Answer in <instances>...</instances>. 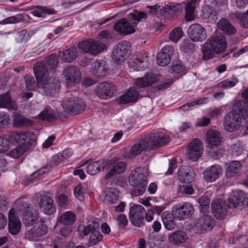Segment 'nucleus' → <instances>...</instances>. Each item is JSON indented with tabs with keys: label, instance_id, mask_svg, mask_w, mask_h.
<instances>
[{
	"label": "nucleus",
	"instance_id": "f257e3e1",
	"mask_svg": "<svg viewBox=\"0 0 248 248\" xmlns=\"http://www.w3.org/2000/svg\"><path fill=\"white\" fill-rule=\"evenodd\" d=\"M248 118V104L238 100L234 104L232 110L225 116L224 128L229 132L236 131L240 127L242 118L246 121Z\"/></svg>",
	"mask_w": 248,
	"mask_h": 248
},
{
	"label": "nucleus",
	"instance_id": "f03ea898",
	"mask_svg": "<svg viewBox=\"0 0 248 248\" xmlns=\"http://www.w3.org/2000/svg\"><path fill=\"white\" fill-rule=\"evenodd\" d=\"M37 82H41L44 93L48 96H54L61 88V82L57 78H47V69L44 63H38L33 67Z\"/></svg>",
	"mask_w": 248,
	"mask_h": 248
},
{
	"label": "nucleus",
	"instance_id": "7ed1b4c3",
	"mask_svg": "<svg viewBox=\"0 0 248 248\" xmlns=\"http://www.w3.org/2000/svg\"><path fill=\"white\" fill-rule=\"evenodd\" d=\"M147 15L143 12L135 11L128 15V18H122L113 25V29L120 35H127L136 31L135 27L142 19H146Z\"/></svg>",
	"mask_w": 248,
	"mask_h": 248
},
{
	"label": "nucleus",
	"instance_id": "20e7f679",
	"mask_svg": "<svg viewBox=\"0 0 248 248\" xmlns=\"http://www.w3.org/2000/svg\"><path fill=\"white\" fill-rule=\"evenodd\" d=\"M205 140L208 155L216 159L221 157L224 151L221 146L220 133L216 130H208L206 132Z\"/></svg>",
	"mask_w": 248,
	"mask_h": 248
},
{
	"label": "nucleus",
	"instance_id": "39448f33",
	"mask_svg": "<svg viewBox=\"0 0 248 248\" xmlns=\"http://www.w3.org/2000/svg\"><path fill=\"white\" fill-rule=\"evenodd\" d=\"M146 177L147 175L141 167H138L131 171L129 181L133 187L131 191L132 195L139 196L145 192L147 184Z\"/></svg>",
	"mask_w": 248,
	"mask_h": 248
},
{
	"label": "nucleus",
	"instance_id": "423d86ee",
	"mask_svg": "<svg viewBox=\"0 0 248 248\" xmlns=\"http://www.w3.org/2000/svg\"><path fill=\"white\" fill-rule=\"evenodd\" d=\"M150 144V150H154L166 145L170 141L169 136L159 130H154L144 136Z\"/></svg>",
	"mask_w": 248,
	"mask_h": 248
},
{
	"label": "nucleus",
	"instance_id": "0eeeda50",
	"mask_svg": "<svg viewBox=\"0 0 248 248\" xmlns=\"http://www.w3.org/2000/svg\"><path fill=\"white\" fill-rule=\"evenodd\" d=\"M102 167L105 169V170L108 171L105 178L109 179L114 175L123 172L126 168V163L124 161H119L117 158H113L105 161V164Z\"/></svg>",
	"mask_w": 248,
	"mask_h": 248
},
{
	"label": "nucleus",
	"instance_id": "6e6552de",
	"mask_svg": "<svg viewBox=\"0 0 248 248\" xmlns=\"http://www.w3.org/2000/svg\"><path fill=\"white\" fill-rule=\"evenodd\" d=\"M62 105L66 112L74 115L82 113L86 107L82 99L74 97L63 101Z\"/></svg>",
	"mask_w": 248,
	"mask_h": 248
},
{
	"label": "nucleus",
	"instance_id": "1a4fd4ad",
	"mask_svg": "<svg viewBox=\"0 0 248 248\" xmlns=\"http://www.w3.org/2000/svg\"><path fill=\"white\" fill-rule=\"evenodd\" d=\"M78 47L83 52L90 53L93 55L98 54L107 48L104 43L92 39L80 42L78 44Z\"/></svg>",
	"mask_w": 248,
	"mask_h": 248
},
{
	"label": "nucleus",
	"instance_id": "9d476101",
	"mask_svg": "<svg viewBox=\"0 0 248 248\" xmlns=\"http://www.w3.org/2000/svg\"><path fill=\"white\" fill-rule=\"evenodd\" d=\"M131 46L126 41H123L117 44L114 47L112 52V58L114 62L118 64H121L130 55Z\"/></svg>",
	"mask_w": 248,
	"mask_h": 248
},
{
	"label": "nucleus",
	"instance_id": "9b49d317",
	"mask_svg": "<svg viewBox=\"0 0 248 248\" xmlns=\"http://www.w3.org/2000/svg\"><path fill=\"white\" fill-rule=\"evenodd\" d=\"M215 225V221L210 216L204 214L196 220L193 229L197 233H203L210 231Z\"/></svg>",
	"mask_w": 248,
	"mask_h": 248
},
{
	"label": "nucleus",
	"instance_id": "f8f14e48",
	"mask_svg": "<svg viewBox=\"0 0 248 248\" xmlns=\"http://www.w3.org/2000/svg\"><path fill=\"white\" fill-rule=\"evenodd\" d=\"M144 213L145 209L142 205L137 204L132 206L129 212V217L131 223L137 227L143 226Z\"/></svg>",
	"mask_w": 248,
	"mask_h": 248
},
{
	"label": "nucleus",
	"instance_id": "ddd939ff",
	"mask_svg": "<svg viewBox=\"0 0 248 248\" xmlns=\"http://www.w3.org/2000/svg\"><path fill=\"white\" fill-rule=\"evenodd\" d=\"M116 87L112 83L103 82L99 83L95 88L96 95L102 99L113 97L116 92Z\"/></svg>",
	"mask_w": 248,
	"mask_h": 248
},
{
	"label": "nucleus",
	"instance_id": "4468645a",
	"mask_svg": "<svg viewBox=\"0 0 248 248\" xmlns=\"http://www.w3.org/2000/svg\"><path fill=\"white\" fill-rule=\"evenodd\" d=\"M47 232V228L44 219L41 218L30 230L26 232V238L30 240H36L38 237L45 235Z\"/></svg>",
	"mask_w": 248,
	"mask_h": 248
},
{
	"label": "nucleus",
	"instance_id": "2eb2a0df",
	"mask_svg": "<svg viewBox=\"0 0 248 248\" xmlns=\"http://www.w3.org/2000/svg\"><path fill=\"white\" fill-rule=\"evenodd\" d=\"M203 146L202 141L198 139H195L189 143L186 155L189 159L192 161H196L201 156Z\"/></svg>",
	"mask_w": 248,
	"mask_h": 248
},
{
	"label": "nucleus",
	"instance_id": "dca6fc26",
	"mask_svg": "<svg viewBox=\"0 0 248 248\" xmlns=\"http://www.w3.org/2000/svg\"><path fill=\"white\" fill-rule=\"evenodd\" d=\"M148 57L146 53H139L130 59L128 61V65L134 70H143L147 67Z\"/></svg>",
	"mask_w": 248,
	"mask_h": 248
},
{
	"label": "nucleus",
	"instance_id": "f3484780",
	"mask_svg": "<svg viewBox=\"0 0 248 248\" xmlns=\"http://www.w3.org/2000/svg\"><path fill=\"white\" fill-rule=\"evenodd\" d=\"M187 32L190 38L195 42H202L206 38L205 29L199 24L191 25Z\"/></svg>",
	"mask_w": 248,
	"mask_h": 248
},
{
	"label": "nucleus",
	"instance_id": "a211bd4d",
	"mask_svg": "<svg viewBox=\"0 0 248 248\" xmlns=\"http://www.w3.org/2000/svg\"><path fill=\"white\" fill-rule=\"evenodd\" d=\"M39 205L42 211L47 215H52L56 211L53 198L48 195H44L41 197Z\"/></svg>",
	"mask_w": 248,
	"mask_h": 248
},
{
	"label": "nucleus",
	"instance_id": "6ab92c4d",
	"mask_svg": "<svg viewBox=\"0 0 248 248\" xmlns=\"http://www.w3.org/2000/svg\"><path fill=\"white\" fill-rule=\"evenodd\" d=\"M63 74L65 77L66 85L70 86L74 84L77 80L80 77V72L78 68L75 65H70L66 67L63 71Z\"/></svg>",
	"mask_w": 248,
	"mask_h": 248
},
{
	"label": "nucleus",
	"instance_id": "aec40b11",
	"mask_svg": "<svg viewBox=\"0 0 248 248\" xmlns=\"http://www.w3.org/2000/svg\"><path fill=\"white\" fill-rule=\"evenodd\" d=\"M248 206V198L242 191H236L228 199V207L230 208L236 207L239 203Z\"/></svg>",
	"mask_w": 248,
	"mask_h": 248
},
{
	"label": "nucleus",
	"instance_id": "412c9836",
	"mask_svg": "<svg viewBox=\"0 0 248 248\" xmlns=\"http://www.w3.org/2000/svg\"><path fill=\"white\" fill-rule=\"evenodd\" d=\"M193 205L189 202H185L182 206L175 208L173 211L174 217L179 219H184L191 216L194 213Z\"/></svg>",
	"mask_w": 248,
	"mask_h": 248
},
{
	"label": "nucleus",
	"instance_id": "4be33fe9",
	"mask_svg": "<svg viewBox=\"0 0 248 248\" xmlns=\"http://www.w3.org/2000/svg\"><path fill=\"white\" fill-rule=\"evenodd\" d=\"M195 175L194 170L191 167L184 166L178 170V179L182 183H192L194 181Z\"/></svg>",
	"mask_w": 248,
	"mask_h": 248
},
{
	"label": "nucleus",
	"instance_id": "5701e85b",
	"mask_svg": "<svg viewBox=\"0 0 248 248\" xmlns=\"http://www.w3.org/2000/svg\"><path fill=\"white\" fill-rule=\"evenodd\" d=\"M222 172V168L219 165H213L204 171V179L207 182H214L219 178Z\"/></svg>",
	"mask_w": 248,
	"mask_h": 248
},
{
	"label": "nucleus",
	"instance_id": "b1692460",
	"mask_svg": "<svg viewBox=\"0 0 248 248\" xmlns=\"http://www.w3.org/2000/svg\"><path fill=\"white\" fill-rule=\"evenodd\" d=\"M213 214L218 219L223 220L227 215V206L221 200H215L212 202Z\"/></svg>",
	"mask_w": 248,
	"mask_h": 248
},
{
	"label": "nucleus",
	"instance_id": "393cba45",
	"mask_svg": "<svg viewBox=\"0 0 248 248\" xmlns=\"http://www.w3.org/2000/svg\"><path fill=\"white\" fill-rule=\"evenodd\" d=\"M173 53V47L171 46H166L157 54L156 59L157 63L161 66L167 65L170 62Z\"/></svg>",
	"mask_w": 248,
	"mask_h": 248
},
{
	"label": "nucleus",
	"instance_id": "a878e982",
	"mask_svg": "<svg viewBox=\"0 0 248 248\" xmlns=\"http://www.w3.org/2000/svg\"><path fill=\"white\" fill-rule=\"evenodd\" d=\"M32 134L30 132H24L19 131H14L11 132L8 136L9 140L10 143H18V145L24 143L25 141L32 140V143L34 142L33 139H29L31 137Z\"/></svg>",
	"mask_w": 248,
	"mask_h": 248
},
{
	"label": "nucleus",
	"instance_id": "bb28decb",
	"mask_svg": "<svg viewBox=\"0 0 248 248\" xmlns=\"http://www.w3.org/2000/svg\"><path fill=\"white\" fill-rule=\"evenodd\" d=\"M208 42L214 49V51H216V53L222 52L227 47L226 39L222 34L212 37Z\"/></svg>",
	"mask_w": 248,
	"mask_h": 248
},
{
	"label": "nucleus",
	"instance_id": "cd10ccee",
	"mask_svg": "<svg viewBox=\"0 0 248 248\" xmlns=\"http://www.w3.org/2000/svg\"><path fill=\"white\" fill-rule=\"evenodd\" d=\"M140 93L135 88H130L125 93L118 98L119 103L126 104L129 103H135L139 98Z\"/></svg>",
	"mask_w": 248,
	"mask_h": 248
},
{
	"label": "nucleus",
	"instance_id": "c85d7f7f",
	"mask_svg": "<svg viewBox=\"0 0 248 248\" xmlns=\"http://www.w3.org/2000/svg\"><path fill=\"white\" fill-rule=\"evenodd\" d=\"M21 223L16 217L15 210L11 209L9 212L8 228L9 232L12 235L18 233L21 228Z\"/></svg>",
	"mask_w": 248,
	"mask_h": 248
},
{
	"label": "nucleus",
	"instance_id": "c756f323",
	"mask_svg": "<svg viewBox=\"0 0 248 248\" xmlns=\"http://www.w3.org/2000/svg\"><path fill=\"white\" fill-rule=\"evenodd\" d=\"M91 72L96 77H103L106 76L108 68L104 61L97 60L93 62L92 65Z\"/></svg>",
	"mask_w": 248,
	"mask_h": 248
},
{
	"label": "nucleus",
	"instance_id": "7c9ffc66",
	"mask_svg": "<svg viewBox=\"0 0 248 248\" xmlns=\"http://www.w3.org/2000/svg\"><path fill=\"white\" fill-rule=\"evenodd\" d=\"M157 79V76L153 73H149L143 77L137 78L135 81V85L139 88H145L152 85Z\"/></svg>",
	"mask_w": 248,
	"mask_h": 248
},
{
	"label": "nucleus",
	"instance_id": "2f4dec72",
	"mask_svg": "<svg viewBox=\"0 0 248 248\" xmlns=\"http://www.w3.org/2000/svg\"><path fill=\"white\" fill-rule=\"evenodd\" d=\"M78 54L77 48L73 46L68 49L60 51L59 56L62 61L71 62L77 57Z\"/></svg>",
	"mask_w": 248,
	"mask_h": 248
},
{
	"label": "nucleus",
	"instance_id": "473e14b6",
	"mask_svg": "<svg viewBox=\"0 0 248 248\" xmlns=\"http://www.w3.org/2000/svg\"><path fill=\"white\" fill-rule=\"evenodd\" d=\"M75 214L71 211H67L61 214L57 218V225H68L71 226L76 221Z\"/></svg>",
	"mask_w": 248,
	"mask_h": 248
},
{
	"label": "nucleus",
	"instance_id": "72a5a7b5",
	"mask_svg": "<svg viewBox=\"0 0 248 248\" xmlns=\"http://www.w3.org/2000/svg\"><path fill=\"white\" fill-rule=\"evenodd\" d=\"M187 239L186 232L182 231H176L169 235V240L172 243L179 245L184 243Z\"/></svg>",
	"mask_w": 248,
	"mask_h": 248
},
{
	"label": "nucleus",
	"instance_id": "f704fd0d",
	"mask_svg": "<svg viewBox=\"0 0 248 248\" xmlns=\"http://www.w3.org/2000/svg\"><path fill=\"white\" fill-rule=\"evenodd\" d=\"M99 228V224L94 221H89L87 225L82 228L80 227L78 229V232L80 236L84 237L88 235L89 233H92Z\"/></svg>",
	"mask_w": 248,
	"mask_h": 248
},
{
	"label": "nucleus",
	"instance_id": "c9c22d12",
	"mask_svg": "<svg viewBox=\"0 0 248 248\" xmlns=\"http://www.w3.org/2000/svg\"><path fill=\"white\" fill-rule=\"evenodd\" d=\"M0 108H5L9 109L16 110L18 106L16 102L13 101L8 93L0 96Z\"/></svg>",
	"mask_w": 248,
	"mask_h": 248
},
{
	"label": "nucleus",
	"instance_id": "e433bc0d",
	"mask_svg": "<svg viewBox=\"0 0 248 248\" xmlns=\"http://www.w3.org/2000/svg\"><path fill=\"white\" fill-rule=\"evenodd\" d=\"M146 141L143 137L139 143L133 145L130 150V155L132 156H136L140 155L142 151L147 150L150 144Z\"/></svg>",
	"mask_w": 248,
	"mask_h": 248
},
{
	"label": "nucleus",
	"instance_id": "4c0bfd02",
	"mask_svg": "<svg viewBox=\"0 0 248 248\" xmlns=\"http://www.w3.org/2000/svg\"><path fill=\"white\" fill-rule=\"evenodd\" d=\"M242 169L241 163L238 161H232L230 162L226 168V175L228 178H231L238 174Z\"/></svg>",
	"mask_w": 248,
	"mask_h": 248
},
{
	"label": "nucleus",
	"instance_id": "58836bf2",
	"mask_svg": "<svg viewBox=\"0 0 248 248\" xmlns=\"http://www.w3.org/2000/svg\"><path fill=\"white\" fill-rule=\"evenodd\" d=\"M32 140L25 141L24 143L18 145L11 152V155L15 158L21 157L31 147L32 144Z\"/></svg>",
	"mask_w": 248,
	"mask_h": 248
},
{
	"label": "nucleus",
	"instance_id": "ea45409f",
	"mask_svg": "<svg viewBox=\"0 0 248 248\" xmlns=\"http://www.w3.org/2000/svg\"><path fill=\"white\" fill-rule=\"evenodd\" d=\"M217 25L218 28L226 34H233L236 31L235 28L225 18L220 19L217 22Z\"/></svg>",
	"mask_w": 248,
	"mask_h": 248
},
{
	"label": "nucleus",
	"instance_id": "a19ab883",
	"mask_svg": "<svg viewBox=\"0 0 248 248\" xmlns=\"http://www.w3.org/2000/svg\"><path fill=\"white\" fill-rule=\"evenodd\" d=\"M104 164L105 161L103 160L92 162L87 166V172L90 175H95L102 170H105V169L102 167Z\"/></svg>",
	"mask_w": 248,
	"mask_h": 248
},
{
	"label": "nucleus",
	"instance_id": "79ce46f5",
	"mask_svg": "<svg viewBox=\"0 0 248 248\" xmlns=\"http://www.w3.org/2000/svg\"><path fill=\"white\" fill-rule=\"evenodd\" d=\"M182 10V6L180 4L176 5H167L161 9V14L166 17L170 15H177L180 13Z\"/></svg>",
	"mask_w": 248,
	"mask_h": 248
},
{
	"label": "nucleus",
	"instance_id": "37998d69",
	"mask_svg": "<svg viewBox=\"0 0 248 248\" xmlns=\"http://www.w3.org/2000/svg\"><path fill=\"white\" fill-rule=\"evenodd\" d=\"M32 125V121L27 119L18 113L14 114V126L18 127L20 126H29Z\"/></svg>",
	"mask_w": 248,
	"mask_h": 248
},
{
	"label": "nucleus",
	"instance_id": "c03bdc74",
	"mask_svg": "<svg viewBox=\"0 0 248 248\" xmlns=\"http://www.w3.org/2000/svg\"><path fill=\"white\" fill-rule=\"evenodd\" d=\"M58 62V59L56 54H53L49 56L46 59V62H37L35 66H36L38 63H44L45 64V66L47 69V74L48 73V70L54 72L56 68Z\"/></svg>",
	"mask_w": 248,
	"mask_h": 248
},
{
	"label": "nucleus",
	"instance_id": "a18cd8bd",
	"mask_svg": "<svg viewBox=\"0 0 248 248\" xmlns=\"http://www.w3.org/2000/svg\"><path fill=\"white\" fill-rule=\"evenodd\" d=\"M196 1L191 0L188 2L185 7V18L187 21H192L195 19L194 11Z\"/></svg>",
	"mask_w": 248,
	"mask_h": 248
},
{
	"label": "nucleus",
	"instance_id": "49530a36",
	"mask_svg": "<svg viewBox=\"0 0 248 248\" xmlns=\"http://www.w3.org/2000/svg\"><path fill=\"white\" fill-rule=\"evenodd\" d=\"M203 15L204 18L211 22H214L217 19V13L212 7L205 5L203 7Z\"/></svg>",
	"mask_w": 248,
	"mask_h": 248
},
{
	"label": "nucleus",
	"instance_id": "de8ad7c7",
	"mask_svg": "<svg viewBox=\"0 0 248 248\" xmlns=\"http://www.w3.org/2000/svg\"><path fill=\"white\" fill-rule=\"evenodd\" d=\"M119 199V192L115 188H110L106 191L105 201L109 204L116 203Z\"/></svg>",
	"mask_w": 248,
	"mask_h": 248
},
{
	"label": "nucleus",
	"instance_id": "09e8293b",
	"mask_svg": "<svg viewBox=\"0 0 248 248\" xmlns=\"http://www.w3.org/2000/svg\"><path fill=\"white\" fill-rule=\"evenodd\" d=\"M31 13L38 17H45L46 15H52L55 13V10L46 7H38L34 8Z\"/></svg>",
	"mask_w": 248,
	"mask_h": 248
},
{
	"label": "nucleus",
	"instance_id": "8fccbe9b",
	"mask_svg": "<svg viewBox=\"0 0 248 248\" xmlns=\"http://www.w3.org/2000/svg\"><path fill=\"white\" fill-rule=\"evenodd\" d=\"M162 220L165 227L168 230H172L175 228V223L168 212H164L162 214Z\"/></svg>",
	"mask_w": 248,
	"mask_h": 248
},
{
	"label": "nucleus",
	"instance_id": "3c124183",
	"mask_svg": "<svg viewBox=\"0 0 248 248\" xmlns=\"http://www.w3.org/2000/svg\"><path fill=\"white\" fill-rule=\"evenodd\" d=\"M38 219L37 213L31 210L23 215V222L28 226H31L36 222Z\"/></svg>",
	"mask_w": 248,
	"mask_h": 248
},
{
	"label": "nucleus",
	"instance_id": "603ef678",
	"mask_svg": "<svg viewBox=\"0 0 248 248\" xmlns=\"http://www.w3.org/2000/svg\"><path fill=\"white\" fill-rule=\"evenodd\" d=\"M202 50L203 53V59L204 60L211 59L213 57L214 53H216V51H214V49L208 41L203 45Z\"/></svg>",
	"mask_w": 248,
	"mask_h": 248
},
{
	"label": "nucleus",
	"instance_id": "864d4df0",
	"mask_svg": "<svg viewBox=\"0 0 248 248\" xmlns=\"http://www.w3.org/2000/svg\"><path fill=\"white\" fill-rule=\"evenodd\" d=\"M41 119L45 121H52L56 119L53 110L46 108L39 114Z\"/></svg>",
	"mask_w": 248,
	"mask_h": 248
},
{
	"label": "nucleus",
	"instance_id": "5fc2aeb1",
	"mask_svg": "<svg viewBox=\"0 0 248 248\" xmlns=\"http://www.w3.org/2000/svg\"><path fill=\"white\" fill-rule=\"evenodd\" d=\"M24 79L26 88L28 90L34 91L37 87V82L34 78L30 75H26L24 76Z\"/></svg>",
	"mask_w": 248,
	"mask_h": 248
},
{
	"label": "nucleus",
	"instance_id": "6e6d98bb",
	"mask_svg": "<svg viewBox=\"0 0 248 248\" xmlns=\"http://www.w3.org/2000/svg\"><path fill=\"white\" fill-rule=\"evenodd\" d=\"M23 20V17L21 14H17L14 16L7 17L0 21V24H16Z\"/></svg>",
	"mask_w": 248,
	"mask_h": 248
},
{
	"label": "nucleus",
	"instance_id": "4d7b16f0",
	"mask_svg": "<svg viewBox=\"0 0 248 248\" xmlns=\"http://www.w3.org/2000/svg\"><path fill=\"white\" fill-rule=\"evenodd\" d=\"M199 202L200 205V210L203 213L206 212L210 204V199L206 196H202L199 198Z\"/></svg>",
	"mask_w": 248,
	"mask_h": 248
},
{
	"label": "nucleus",
	"instance_id": "13d9d810",
	"mask_svg": "<svg viewBox=\"0 0 248 248\" xmlns=\"http://www.w3.org/2000/svg\"><path fill=\"white\" fill-rule=\"evenodd\" d=\"M183 35V31L181 28L177 27L173 29L170 33V39L176 43L181 38Z\"/></svg>",
	"mask_w": 248,
	"mask_h": 248
},
{
	"label": "nucleus",
	"instance_id": "bf43d9fd",
	"mask_svg": "<svg viewBox=\"0 0 248 248\" xmlns=\"http://www.w3.org/2000/svg\"><path fill=\"white\" fill-rule=\"evenodd\" d=\"M11 120L7 112H0V125L3 128H8L11 124Z\"/></svg>",
	"mask_w": 248,
	"mask_h": 248
},
{
	"label": "nucleus",
	"instance_id": "052dcab7",
	"mask_svg": "<svg viewBox=\"0 0 248 248\" xmlns=\"http://www.w3.org/2000/svg\"><path fill=\"white\" fill-rule=\"evenodd\" d=\"M97 230L91 234L89 244L91 246H93L99 243L102 239L103 235L100 233Z\"/></svg>",
	"mask_w": 248,
	"mask_h": 248
},
{
	"label": "nucleus",
	"instance_id": "680f3d73",
	"mask_svg": "<svg viewBox=\"0 0 248 248\" xmlns=\"http://www.w3.org/2000/svg\"><path fill=\"white\" fill-rule=\"evenodd\" d=\"M10 142L9 138L0 137V153L7 151L10 148Z\"/></svg>",
	"mask_w": 248,
	"mask_h": 248
},
{
	"label": "nucleus",
	"instance_id": "e2e57ef3",
	"mask_svg": "<svg viewBox=\"0 0 248 248\" xmlns=\"http://www.w3.org/2000/svg\"><path fill=\"white\" fill-rule=\"evenodd\" d=\"M232 154L234 156L240 155L244 151L242 143L239 142L233 144L232 146Z\"/></svg>",
	"mask_w": 248,
	"mask_h": 248
},
{
	"label": "nucleus",
	"instance_id": "0e129e2a",
	"mask_svg": "<svg viewBox=\"0 0 248 248\" xmlns=\"http://www.w3.org/2000/svg\"><path fill=\"white\" fill-rule=\"evenodd\" d=\"M185 70V67L183 65L181 62H173L170 71L173 73H180Z\"/></svg>",
	"mask_w": 248,
	"mask_h": 248
},
{
	"label": "nucleus",
	"instance_id": "69168bd1",
	"mask_svg": "<svg viewBox=\"0 0 248 248\" xmlns=\"http://www.w3.org/2000/svg\"><path fill=\"white\" fill-rule=\"evenodd\" d=\"M59 226H61L60 234L64 237H69L72 232V226L68 225H60Z\"/></svg>",
	"mask_w": 248,
	"mask_h": 248
},
{
	"label": "nucleus",
	"instance_id": "338daca9",
	"mask_svg": "<svg viewBox=\"0 0 248 248\" xmlns=\"http://www.w3.org/2000/svg\"><path fill=\"white\" fill-rule=\"evenodd\" d=\"M17 210L25 215V213L32 210V206L31 204L27 202H23L18 205Z\"/></svg>",
	"mask_w": 248,
	"mask_h": 248
},
{
	"label": "nucleus",
	"instance_id": "774afa93",
	"mask_svg": "<svg viewBox=\"0 0 248 248\" xmlns=\"http://www.w3.org/2000/svg\"><path fill=\"white\" fill-rule=\"evenodd\" d=\"M117 222L120 228L124 229L127 225L128 220L124 214H120L117 217Z\"/></svg>",
	"mask_w": 248,
	"mask_h": 248
}]
</instances>
